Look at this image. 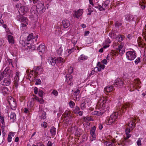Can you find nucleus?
Segmentation results:
<instances>
[{"mask_svg": "<svg viewBox=\"0 0 146 146\" xmlns=\"http://www.w3.org/2000/svg\"><path fill=\"white\" fill-rule=\"evenodd\" d=\"M129 104H122L120 106L118 110V111L112 113L110 117H107L105 120V123L107 124L111 125L116 121L119 113L124 112V110L129 107Z\"/></svg>", "mask_w": 146, "mask_h": 146, "instance_id": "obj_1", "label": "nucleus"}, {"mask_svg": "<svg viewBox=\"0 0 146 146\" xmlns=\"http://www.w3.org/2000/svg\"><path fill=\"white\" fill-rule=\"evenodd\" d=\"M135 126V121H133V120H132L129 121L128 124V126L129 127H127L125 129V133L127 135V138L128 139L131 136L130 134H129V133H130V131L133 129Z\"/></svg>", "mask_w": 146, "mask_h": 146, "instance_id": "obj_2", "label": "nucleus"}, {"mask_svg": "<svg viewBox=\"0 0 146 146\" xmlns=\"http://www.w3.org/2000/svg\"><path fill=\"white\" fill-rule=\"evenodd\" d=\"M108 100L107 97H106L105 98H102L99 100L97 105L98 108L104 109L105 106L106 102Z\"/></svg>", "mask_w": 146, "mask_h": 146, "instance_id": "obj_3", "label": "nucleus"}, {"mask_svg": "<svg viewBox=\"0 0 146 146\" xmlns=\"http://www.w3.org/2000/svg\"><path fill=\"white\" fill-rule=\"evenodd\" d=\"M36 7V12L38 14H42L45 10L44 4L41 2H39L37 3Z\"/></svg>", "mask_w": 146, "mask_h": 146, "instance_id": "obj_4", "label": "nucleus"}, {"mask_svg": "<svg viewBox=\"0 0 146 146\" xmlns=\"http://www.w3.org/2000/svg\"><path fill=\"white\" fill-rule=\"evenodd\" d=\"M135 52L133 50L129 51L126 53V56L127 59L130 60H133L136 57Z\"/></svg>", "mask_w": 146, "mask_h": 146, "instance_id": "obj_5", "label": "nucleus"}, {"mask_svg": "<svg viewBox=\"0 0 146 146\" xmlns=\"http://www.w3.org/2000/svg\"><path fill=\"white\" fill-rule=\"evenodd\" d=\"M8 102H9L11 108L13 110H15L17 106V105L14 98L11 96L8 97Z\"/></svg>", "mask_w": 146, "mask_h": 146, "instance_id": "obj_6", "label": "nucleus"}, {"mask_svg": "<svg viewBox=\"0 0 146 146\" xmlns=\"http://www.w3.org/2000/svg\"><path fill=\"white\" fill-rule=\"evenodd\" d=\"M110 3V1L109 0H107L105 1L103 3L102 6L101 5L99 6L100 7L99 10L100 11L105 10L108 8Z\"/></svg>", "mask_w": 146, "mask_h": 146, "instance_id": "obj_7", "label": "nucleus"}, {"mask_svg": "<svg viewBox=\"0 0 146 146\" xmlns=\"http://www.w3.org/2000/svg\"><path fill=\"white\" fill-rule=\"evenodd\" d=\"M29 9L27 6H22L20 7L19 10V12L21 15H23L28 11Z\"/></svg>", "mask_w": 146, "mask_h": 146, "instance_id": "obj_8", "label": "nucleus"}, {"mask_svg": "<svg viewBox=\"0 0 146 146\" xmlns=\"http://www.w3.org/2000/svg\"><path fill=\"white\" fill-rule=\"evenodd\" d=\"M66 82H67L68 84L70 86H71L73 84V77L70 74H67L66 76Z\"/></svg>", "mask_w": 146, "mask_h": 146, "instance_id": "obj_9", "label": "nucleus"}, {"mask_svg": "<svg viewBox=\"0 0 146 146\" xmlns=\"http://www.w3.org/2000/svg\"><path fill=\"white\" fill-rule=\"evenodd\" d=\"M124 85V82L123 80L120 78L116 79L114 83V86H118L121 87H122Z\"/></svg>", "mask_w": 146, "mask_h": 146, "instance_id": "obj_10", "label": "nucleus"}, {"mask_svg": "<svg viewBox=\"0 0 146 146\" xmlns=\"http://www.w3.org/2000/svg\"><path fill=\"white\" fill-rule=\"evenodd\" d=\"M83 13V10L82 9H80L77 11H75L73 14V16L74 17L76 18H79L82 15Z\"/></svg>", "mask_w": 146, "mask_h": 146, "instance_id": "obj_11", "label": "nucleus"}, {"mask_svg": "<svg viewBox=\"0 0 146 146\" xmlns=\"http://www.w3.org/2000/svg\"><path fill=\"white\" fill-rule=\"evenodd\" d=\"M11 83V80L9 78H5L2 81L1 84L2 85L8 86Z\"/></svg>", "mask_w": 146, "mask_h": 146, "instance_id": "obj_12", "label": "nucleus"}, {"mask_svg": "<svg viewBox=\"0 0 146 146\" xmlns=\"http://www.w3.org/2000/svg\"><path fill=\"white\" fill-rule=\"evenodd\" d=\"M119 33L116 31H112L109 34V36L112 38L115 39L117 38L119 36Z\"/></svg>", "mask_w": 146, "mask_h": 146, "instance_id": "obj_13", "label": "nucleus"}, {"mask_svg": "<svg viewBox=\"0 0 146 146\" xmlns=\"http://www.w3.org/2000/svg\"><path fill=\"white\" fill-rule=\"evenodd\" d=\"M19 72H17L16 73V76L14 78V86L16 88L18 87V82L19 80Z\"/></svg>", "mask_w": 146, "mask_h": 146, "instance_id": "obj_14", "label": "nucleus"}, {"mask_svg": "<svg viewBox=\"0 0 146 146\" xmlns=\"http://www.w3.org/2000/svg\"><path fill=\"white\" fill-rule=\"evenodd\" d=\"M117 51L118 53L119 52V54L122 55L125 52V50L123 47V46L121 45H120L118 46V47L117 49Z\"/></svg>", "mask_w": 146, "mask_h": 146, "instance_id": "obj_15", "label": "nucleus"}, {"mask_svg": "<svg viewBox=\"0 0 146 146\" xmlns=\"http://www.w3.org/2000/svg\"><path fill=\"white\" fill-rule=\"evenodd\" d=\"M56 57L52 58V57H49L48 59V62L51 64L52 65H54L56 64Z\"/></svg>", "mask_w": 146, "mask_h": 146, "instance_id": "obj_16", "label": "nucleus"}, {"mask_svg": "<svg viewBox=\"0 0 146 146\" xmlns=\"http://www.w3.org/2000/svg\"><path fill=\"white\" fill-rule=\"evenodd\" d=\"M62 24L63 27L65 28H67L70 25L69 20L66 19L62 21Z\"/></svg>", "mask_w": 146, "mask_h": 146, "instance_id": "obj_17", "label": "nucleus"}, {"mask_svg": "<svg viewBox=\"0 0 146 146\" xmlns=\"http://www.w3.org/2000/svg\"><path fill=\"white\" fill-rule=\"evenodd\" d=\"M33 96L34 97V98H32L33 100L34 99L37 102H39L41 104H43L44 103V101L42 98H39L38 97L34 95H33Z\"/></svg>", "mask_w": 146, "mask_h": 146, "instance_id": "obj_18", "label": "nucleus"}, {"mask_svg": "<svg viewBox=\"0 0 146 146\" xmlns=\"http://www.w3.org/2000/svg\"><path fill=\"white\" fill-rule=\"evenodd\" d=\"M141 83L139 80L138 79H136L134 80V87H135V89H137V87H139V88L140 87L139 86V85Z\"/></svg>", "mask_w": 146, "mask_h": 146, "instance_id": "obj_19", "label": "nucleus"}, {"mask_svg": "<svg viewBox=\"0 0 146 146\" xmlns=\"http://www.w3.org/2000/svg\"><path fill=\"white\" fill-rule=\"evenodd\" d=\"M11 120L12 122H14L15 121L16 119V114L13 112H11L10 116Z\"/></svg>", "mask_w": 146, "mask_h": 146, "instance_id": "obj_20", "label": "nucleus"}, {"mask_svg": "<svg viewBox=\"0 0 146 146\" xmlns=\"http://www.w3.org/2000/svg\"><path fill=\"white\" fill-rule=\"evenodd\" d=\"M113 90V87L112 86H108L106 87L104 89V91L105 93L106 92L107 93L111 92Z\"/></svg>", "mask_w": 146, "mask_h": 146, "instance_id": "obj_21", "label": "nucleus"}, {"mask_svg": "<svg viewBox=\"0 0 146 146\" xmlns=\"http://www.w3.org/2000/svg\"><path fill=\"white\" fill-rule=\"evenodd\" d=\"M96 127L95 126L92 127L90 130V134L93 139L95 138V131Z\"/></svg>", "mask_w": 146, "mask_h": 146, "instance_id": "obj_22", "label": "nucleus"}, {"mask_svg": "<svg viewBox=\"0 0 146 146\" xmlns=\"http://www.w3.org/2000/svg\"><path fill=\"white\" fill-rule=\"evenodd\" d=\"M134 19V17L133 16L130 14L126 15L125 17V19L129 21H133Z\"/></svg>", "mask_w": 146, "mask_h": 146, "instance_id": "obj_23", "label": "nucleus"}, {"mask_svg": "<svg viewBox=\"0 0 146 146\" xmlns=\"http://www.w3.org/2000/svg\"><path fill=\"white\" fill-rule=\"evenodd\" d=\"M37 50L40 52L44 53L45 50V46L43 44L40 45L37 48Z\"/></svg>", "mask_w": 146, "mask_h": 146, "instance_id": "obj_24", "label": "nucleus"}, {"mask_svg": "<svg viewBox=\"0 0 146 146\" xmlns=\"http://www.w3.org/2000/svg\"><path fill=\"white\" fill-rule=\"evenodd\" d=\"M0 92L2 93L4 95H5L7 93V88L6 87L1 88H0Z\"/></svg>", "mask_w": 146, "mask_h": 146, "instance_id": "obj_25", "label": "nucleus"}, {"mask_svg": "<svg viewBox=\"0 0 146 146\" xmlns=\"http://www.w3.org/2000/svg\"><path fill=\"white\" fill-rule=\"evenodd\" d=\"M88 58L87 56L83 54L81 55L78 58V60L79 61L84 60H86Z\"/></svg>", "mask_w": 146, "mask_h": 146, "instance_id": "obj_26", "label": "nucleus"}, {"mask_svg": "<svg viewBox=\"0 0 146 146\" xmlns=\"http://www.w3.org/2000/svg\"><path fill=\"white\" fill-rule=\"evenodd\" d=\"M33 71L32 70L31 71L30 73L28 75V78L29 79L30 81H33L34 78H33V76H34L33 74Z\"/></svg>", "mask_w": 146, "mask_h": 146, "instance_id": "obj_27", "label": "nucleus"}, {"mask_svg": "<svg viewBox=\"0 0 146 146\" xmlns=\"http://www.w3.org/2000/svg\"><path fill=\"white\" fill-rule=\"evenodd\" d=\"M9 70L6 68L3 72V73H0V81L3 78L4 76V74L6 72V71H8Z\"/></svg>", "mask_w": 146, "mask_h": 146, "instance_id": "obj_28", "label": "nucleus"}, {"mask_svg": "<svg viewBox=\"0 0 146 146\" xmlns=\"http://www.w3.org/2000/svg\"><path fill=\"white\" fill-rule=\"evenodd\" d=\"M8 39L10 43H14L13 38V36L11 35H9L8 36Z\"/></svg>", "mask_w": 146, "mask_h": 146, "instance_id": "obj_29", "label": "nucleus"}, {"mask_svg": "<svg viewBox=\"0 0 146 146\" xmlns=\"http://www.w3.org/2000/svg\"><path fill=\"white\" fill-rule=\"evenodd\" d=\"M30 11L32 15L36 13V6H35L34 5L32 7Z\"/></svg>", "mask_w": 146, "mask_h": 146, "instance_id": "obj_30", "label": "nucleus"}, {"mask_svg": "<svg viewBox=\"0 0 146 146\" xmlns=\"http://www.w3.org/2000/svg\"><path fill=\"white\" fill-rule=\"evenodd\" d=\"M50 132L52 135H55L56 133V128L53 127H52L50 129Z\"/></svg>", "mask_w": 146, "mask_h": 146, "instance_id": "obj_31", "label": "nucleus"}, {"mask_svg": "<svg viewBox=\"0 0 146 146\" xmlns=\"http://www.w3.org/2000/svg\"><path fill=\"white\" fill-rule=\"evenodd\" d=\"M12 135V136H14V133L12 132H10L9 133L8 135V137L7 138V140L9 142H10L11 141L12 137L11 135Z\"/></svg>", "mask_w": 146, "mask_h": 146, "instance_id": "obj_32", "label": "nucleus"}, {"mask_svg": "<svg viewBox=\"0 0 146 146\" xmlns=\"http://www.w3.org/2000/svg\"><path fill=\"white\" fill-rule=\"evenodd\" d=\"M92 113L93 115H96L100 116L103 114V113L100 111H94Z\"/></svg>", "mask_w": 146, "mask_h": 146, "instance_id": "obj_33", "label": "nucleus"}, {"mask_svg": "<svg viewBox=\"0 0 146 146\" xmlns=\"http://www.w3.org/2000/svg\"><path fill=\"white\" fill-rule=\"evenodd\" d=\"M139 5L141 6V8L142 9H145V3L142 1H140L139 2Z\"/></svg>", "mask_w": 146, "mask_h": 146, "instance_id": "obj_34", "label": "nucleus"}, {"mask_svg": "<svg viewBox=\"0 0 146 146\" xmlns=\"http://www.w3.org/2000/svg\"><path fill=\"white\" fill-rule=\"evenodd\" d=\"M33 34L31 33L29 34L27 36V40L28 41H30L33 38Z\"/></svg>", "mask_w": 146, "mask_h": 146, "instance_id": "obj_35", "label": "nucleus"}, {"mask_svg": "<svg viewBox=\"0 0 146 146\" xmlns=\"http://www.w3.org/2000/svg\"><path fill=\"white\" fill-rule=\"evenodd\" d=\"M80 108L79 107L76 106L75 109L74 110V112L76 114H78V112L79 111Z\"/></svg>", "mask_w": 146, "mask_h": 146, "instance_id": "obj_36", "label": "nucleus"}, {"mask_svg": "<svg viewBox=\"0 0 146 146\" xmlns=\"http://www.w3.org/2000/svg\"><path fill=\"white\" fill-rule=\"evenodd\" d=\"M117 38H118V41L121 42L122 41L123 39L124 38V36L123 35H122L119 34V36H117Z\"/></svg>", "mask_w": 146, "mask_h": 146, "instance_id": "obj_37", "label": "nucleus"}, {"mask_svg": "<svg viewBox=\"0 0 146 146\" xmlns=\"http://www.w3.org/2000/svg\"><path fill=\"white\" fill-rule=\"evenodd\" d=\"M86 103L84 102L81 104L80 107L81 109L84 110L86 108Z\"/></svg>", "mask_w": 146, "mask_h": 146, "instance_id": "obj_38", "label": "nucleus"}, {"mask_svg": "<svg viewBox=\"0 0 146 146\" xmlns=\"http://www.w3.org/2000/svg\"><path fill=\"white\" fill-rule=\"evenodd\" d=\"M27 19L26 17H22L20 19V21L21 22L24 23H26L27 22Z\"/></svg>", "mask_w": 146, "mask_h": 146, "instance_id": "obj_39", "label": "nucleus"}, {"mask_svg": "<svg viewBox=\"0 0 146 146\" xmlns=\"http://www.w3.org/2000/svg\"><path fill=\"white\" fill-rule=\"evenodd\" d=\"M69 104L71 108H73L75 105V104L74 102L72 101H70L69 103Z\"/></svg>", "mask_w": 146, "mask_h": 146, "instance_id": "obj_40", "label": "nucleus"}, {"mask_svg": "<svg viewBox=\"0 0 146 146\" xmlns=\"http://www.w3.org/2000/svg\"><path fill=\"white\" fill-rule=\"evenodd\" d=\"M91 118L88 117H86L84 118V121L85 122L91 121Z\"/></svg>", "mask_w": 146, "mask_h": 146, "instance_id": "obj_41", "label": "nucleus"}, {"mask_svg": "<svg viewBox=\"0 0 146 146\" xmlns=\"http://www.w3.org/2000/svg\"><path fill=\"white\" fill-rule=\"evenodd\" d=\"M38 94L39 96L41 98H42L44 94V93L42 90H39Z\"/></svg>", "mask_w": 146, "mask_h": 146, "instance_id": "obj_42", "label": "nucleus"}, {"mask_svg": "<svg viewBox=\"0 0 146 146\" xmlns=\"http://www.w3.org/2000/svg\"><path fill=\"white\" fill-rule=\"evenodd\" d=\"M141 61V59L140 57L137 58L135 60V62L136 64H138V63L140 62Z\"/></svg>", "mask_w": 146, "mask_h": 146, "instance_id": "obj_43", "label": "nucleus"}, {"mask_svg": "<svg viewBox=\"0 0 146 146\" xmlns=\"http://www.w3.org/2000/svg\"><path fill=\"white\" fill-rule=\"evenodd\" d=\"M114 141H112L111 142H109L108 143H107V145L108 146H114L115 145L114 144Z\"/></svg>", "mask_w": 146, "mask_h": 146, "instance_id": "obj_44", "label": "nucleus"}, {"mask_svg": "<svg viewBox=\"0 0 146 146\" xmlns=\"http://www.w3.org/2000/svg\"><path fill=\"white\" fill-rule=\"evenodd\" d=\"M33 71V72H34V75L33 76V78H34V80H35L38 74V72L35 71L34 70Z\"/></svg>", "mask_w": 146, "mask_h": 146, "instance_id": "obj_45", "label": "nucleus"}, {"mask_svg": "<svg viewBox=\"0 0 146 146\" xmlns=\"http://www.w3.org/2000/svg\"><path fill=\"white\" fill-rule=\"evenodd\" d=\"M56 61L58 62H63L64 59L62 58L61 57H58L56 59Z\"/></svg>", "mask_w": 146, "mask_h": 146, "instance_id": "obj_46", "label": "nucleus"}, {"mask_svg": "<svg viewBox=\"0 0 146 146\" xmlns=\"http://www.w3.org/2000/svg\"><path fill=\"white\" fill-rule=\"evenodd\" d=\"M97 65L100 68L103 69H104L105 67V66L104 65L100 64L99 62H98Z\"/></svg>", "mask_w": 146, "mask_h": 146, "instance_id": "obj_47", "label": "nucleus"}, {"mask_svg": "<svg viewBox=\"0 0 146 146\" xmlns=\"http://www.w3.org/2000/svg\"><path fill=\"white\" fill-rule=\"evenodd\" d=\"M42 68L41 66H37L35 68V71L39 72L40 70H41Z\"/></svg>", "mask_w": 146, "mask_h": 146, "instance_id": "obj_48", "label": "nucleus"}, {"mask_svg": "<svg viewBox=\"0 0 146 146\" xmlns=\"http://www.w3.org/2000/svg\"><path fill=\"white\" fill-rule=\"evenodd\" d=\"M0 121L3 125H4V124L5 122L4 121L3 117L2 116H1V114H0Z\"/></svg>", "mask_w": 146, "mask_h": 146, "instance_id": "obj_49", "label": "nucleus"}, {"mask_svg": "<svg viewBox=\"0 0 146 146\" xmlns=\"http://www.w3.org/2000/svg\"><path fill=\"white\" fill-rule=\"evenodd\" d=\"M142 36L143 37V38L145 39L146 42V30L143 31L142 33Z\"/></svg>", "mask_w": 146, "mask_h": 146, "instance_id": "obj_50", "label": "nucleus"}, {"mask_svg": "<svg viewBox=\"0 0 146 146\" xmlns=\"http://www.w3.org/2000/svg\"><path fill=\"white\" fill-rule=\"evenodd\" d=\"M80 92V90H79L78 89H77L74 92V95L75 96H77L79 94Z\"/></svg>", "mask_w": 146, "mask_h": 146, "instance_id": "obj_51", "label": "nucleus"}, {"mask_svg": "<svg viewBox=\"0 0 146 146\" xmlns=\"http://www.w3.org/2000/svg\"><path fill=\"white\" fill-rule=\"evenodd\" d=\"M41 84V82L39 79H37L36 80L35 85H39Z\"/></svg>", "mask_w": 146, "mask_h": 146, "instance_id": "obj_52", "label": "nucleus"}, {"mask_svg": "<svg viewBox=\"0 0 146 146\" xmlns=\"http://www.w3.org/2000/svg\"><path fill=\"white\" fill-rule=\"evenodd\" d=\"M73 72V68L72 67H70L68 69V73L70 74L72 73Z\"/></svg>", "mask_w": 146, "mask_h": 146, "instance_id": "obj_53", "label": "nucleus"}, {"mask_svg": "<svg viewBox=\"0 0 146 146\" xmlns=\"http://www.w3.org/2000/svg\"><path fill=\"white\" fill-rule=\"evenodd\" d=\"M52 93L55 95V96H57L58 95V92L55 90H53V91L52 92Z\"/></svg>", "mask_w": 146, "mask_h": 146, "instance_id": "obj_54", "label": "nucleus"}, {"mask_svg": "<svg viewBox=\"0 0 146 146\" xmlns=\"http://www.w3.org/2000/svg\"><path fill=\"white\" fill-rule=\"evenodd\" d=\"M137 145L138 146H141V140L140 138L137 141Z\"/></svg>", "mask_w": 146, "mask_h": 146, "instance_id": "obj_55", "label": "nucleus"}, {"mask_svg": "<svg viewBox=\"0 0 146 146\" xmlns=\"http://www.w3.org/2000/svg\"><path fill=\"white\" fill-rule=\"evenodd\" d=\"M122 25L121 23H116L115 24V27H119Z\"/></svg>", "mask_w": 146, "mask_h": 146, "instance_id": "obj_56", "label": "nucleus"}, {"mask_svg": "<svg viewBox=\"0 0 146 146\" xmlns=\"http://www.w3.org/2000/svg\"><path fill=\"white\" fill-rule=\"evenodd\" d=\"M27 24V23H23L21 24V28H22V29H23V27H26Z\"/></svg>", "mask_w": 146, "mask_h": 146, "instance_id": "obj_57", "label": "nucleus"}, {"mask_svg": "<svg viewBox=\"0 0 146 146\" xmlns=\"http://www.w3.org/2000/svg\"><path fill=\"white\" fill-rule=\"evenodd\" d=\"M34 91L35 94H37L38 93V88L36 87H35L34 89Z\"/></svg>", "mask_w": 146, "mask_h": 146, "instance_id": "obj_58", "label": "nucleus"}, {"mask_svg": "<svg viewBox=\"0 0 146 146\" xmlns=\"http://www.w3.org/2000/svg\"><path fill=\"white\" fill-rule=\"evenodd\" d=\"M74 48H72L68 50V53H69V54H70L72 52H73L74 51Z\"/></svg>", "mask_w": 146, "mask_h": 146, "instance_id": "obj_59", "label": "nucleus"}, {"mask_svg": "<svg viewBox=\"0 0 146 146\" xmlns=\"http://www.w3.org/2000/svg\"><path fill=\"white\" fill-rule=\"evenodd\" d=\"M90 32L88 31H86L85 32V33L84 34V36H86L88 35L89 33Z\"/></svg>", "mask_w": 146, "mask_h": 146, "instance_id": "obj_60", "label": "nucleus"}, {"mask_svg": "<svg viewBox=\"0 0 146 146\" xmlns=\"http://www.w3.org/2000/svg\"><path fill=\"white\" fill-rule=\"evenodd\" d=\"M92 7L91 6H89V7L88 9V11L89 12H92L93 11L91 10Z\"/></svg>", "mask_w": 146, "mask_h": 146, "instance_id": "obj_61", "label": "nucleus"}, {"mask_svg": "<svg viewBox=\"0 0 146 146\" xmlns=\"http://www.w3.org/2000/svg\"><path fill=\"white\" fill-rule=\"evenodd\" d=\"M83 111H79L78 113L79 114V115L80 116H82V115Z\"/></svg>", "mask_w": 146, "mask_h": 146, "instance_id": "obj_62", "label": "nucleus"}, {"mask_svg": "<svg viewBox=\"0 0 146 146\" xmlns=\"http://www.w3.org/2000/svg\"><path fill=\"white\" fill-rule=\"evenodd\" d=\"M132 35L131 34H129L127 36V38L129 39H130L132 38Z\"/></svg>", "mask_w": 146, "mask_h": 146, "instance_id": "obj_63", "label": "nucleus"}, {"mask_svg": "<svg viewBox=\"0 0 146 146\" xmlns=\"http://www.w3.org/2000/svg\"><path fill=\"white\" fill-rule=\"evenodd\" d=\"M47 146H52V143L50 141H48L47 144Z\"/></svg>", "mask_w": 146, "mask_h": 146, "instance_id": "obj_64", "label": "nucleus"}]
</instances>
